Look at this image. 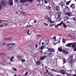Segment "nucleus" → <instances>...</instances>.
<instances>
[{
	"label": "nucleus",
	"mask_w": 76,
	"mask_h": 76,
	"mask_svg": "<svg viewBox=\"0 0 76 76\" xmlns=\"http://www.w3.org/2000/svg\"><path fill=\"white\" fill-rule=\"evenodd\" d=\"M45 18L46 19H48V20H49L50 23H51V25L49 26V27H50V26H51L52 27L53 26H54L55 25V23L54 22V21H53L52 20H51V19H50V18H48L47 16H46Z\"/></svg>",
	"instance_id": "f257e3e1"
},
{
	"label": "nucleus",
	"mask_w": 76,
	"mask_h": 76,
	"mask_svg": "<svg viewBox=\"0 0 76 76\" xmlns=\"http://www.w3.org/2000/svg\"><path fill=\"white\" fill-rule=\"evenodd\" d=\"M67 25V26H68V27H69V28H72V27H73V26H74V23L72 22V24H70V23L69 21H67L65 23Z\"/></svg>",
	"instance_id": "f03ea898"
},
{
	"label": "nucleus",
	"mask_w": 76,
	"mask_h": 76,
	"mask_svg": "<svg viewBox=\"0 0 76 76\" xmlns=\"http://www.w3.org/2000/svg\"><path fill=\"white\" fill-rule=\"evenodd\" d=\"M64 12L65 13V15L67 14L68 12L70 11V8L68 7H66L64 10Z\"/></svg>",
	"instance_id": "7ed1b4c3"
},
{
	"label": "nucleus",
	"mask_w": 76,
	"mask_h": 76,
	"mask_svg": "<svg viewBox=\"0 0 76 76\" xmlns=\"http://www.w3.org/2000/svg\"><path fill=\"white\" fill-rule=\"evenodd\" d=\"M61 13H62V12L61 11L58 12L57 14H55L54 15L55 18H57V17H58L59 18H61Z\"/></svg>",
	"instance_id": "20e7f679"
},
{
	"label": "nucleus",
	"mask_w": 76,
	"mask_h": 76,
	"mask_svg": "<svg viewBox=\"0 0 76 76\" xmlns=\"http://www.w3.org/2000/svg\"><path fill=\"white\" fill-rule=\"evenodd\" d=\"M28 1H29L30 2H32L33 0H20V3H22L23 4H25Z\"/></svg>",
	"instance_id": "39448f33"
},
{
	"label": "nucleus",
	"mask_w": 76,
	"mask_h": 76,
	"mask_svg": "<svg viewBox=\"0 0 76 76\" xmlns=\"http://www.w3.org/2000/svg\"><path fill=\"white\" fill-rule=\"evenodd\" d=\"M69 63L72 64V63H73V56H69Z\"/></svg>",
	"instance_id": "423d86ee"
},
{
	"label": "nucleus",
	"mask_w": 76,
	"mask_h": 76,
	"mask_svg": "<svg viewBox=\"0 0 76 76\" xmlns=\"http://www.w3.org/2000/svg\"><path fill=\"white\" fill-rule=\"evenodd\" d=\"M5 3L6 2H5L4 1H1V4H0V9H2L3 6H4V5H5Z\"/></svg>",
	"instance_id": "0eeeda50"
},
{
	"label": "nucleus",
	"mask_w": 76,
	"mask_h": 76,
	"mask_svg": "<svg viewBox=\"0 0 76 76\" xmlns=\"http://www.w3.org/2000/svg\"><path fill=\"white\" fill-rule=\"evenodd\" d=\"M17 58L18 61H21L22 60V57L21 56L18 55L17 56Z\"/></svg>",
	"instance_id": "6e6552de"
},
{
	"label": "nucleus",
	"mask_w": 76,
	"mask_h": 76,
	"mask_svg": "<svg viewBox=\"0 0 76 76\" xmlns=\"http://www.w3.org/2000/svg\"><path fill=\"white\" fill-rule=\"evenodd\" d=\"M8 4L10 6H12L13 4V0H9L8 1Z\"/></svg>",
	"instance_id": "1a4fd4ad"
},
{
	"label": "nucleus",
	"mask_w": 76,
	"mask_h": 76,
	"mask_svg": "<svg viewBox=\"0 0 76 76\" xmlns=\"http://www.w3.org/2000/svg\"><path fill=\"white\" fill-rule=\"evenodd\" d=\"M48 55L49 57H53V53L52 52H50V51H49V53L48 54Z\"/></svg>",
	"instance_id": "9d476101"
},
{
	"label": "nucleus",
	"mask_w": 76,
	"mask_h": 76,
	"mask_svg": "<svg viewBox=\"0 0 76 76\" xmlns=\"http://www.w3.org/2000/svg\"><path fill=\"white\" fill-rule=\"evenodd\" d=\"M48 50L49 51H50L51 53H53V52H54L55 51V50L52 48H48Z\"/></svg>",
	"instance_id": "9b49d317"
},
{
	"label": "nucleus",
	"mask_w": 76,
	"mask_h": 76,
	"mask_svg": "<svg viewBox=\"0 0 76 76\" xmlns=\"http://www.w3.org/2000/svg\"><path fill=\"white\" fill-rule=\"evenodd\" d=\"M66 15H68L69 16H72V13L71 12H69L67 14H65Z\"/></svg>",
	"instance_id": "f8f14e48"
},
{
	"label": "nucleus",
	"mask_w": 76,
	"mask_h": 76,
	"mask_svg": "<svg viewBox=\"0 0 76 76\" xmlns=\"http://www.w3.org/2000/svg\"><path fill=\"white\" fill-rule=\"evenodd\" d=\"M4 39L6 41H12L13 40V38L11 37L7 38H5Z\"/></svg>",
	"instance_id": "ddd939ff"
},
{
	"label": "nucleus",
	"mask_w": 76,
	"mask_h": 76,
	"mask_svg": "<svg viewBox=\"0 0 76 76\" xmlns=\"http://www.w3.org/2000/svg\"><path fill=\"white\" fill-rule=\"evenodd\" d=\"M70 7L71 8H72V9H74L75 8V4H72L70 5Z\"/></svg>",
	"instance_id": "4468645a"
},
{
	"label": "nucleus",
	"mask_w": 76,
	"mask_h": 76,
	"mask_svg": "<svg viewBox=\"0 0 76 76\" xmlns=\"http://www.w3.org/2000/svg\"><path fill=\"white\" fill-rule=\"evenodd\" d=\"M61 73H62L63 75H65V74H66V71L63 70V69H61Z\"/></svg>",
	"instance_id": "2eb2a0df"
},
{
	"label": "nucleus",
	"mask_w": 76,
	"mask_h": 76,
	"mask_svg": "<svg viewBox=\"0 0 76 76\" xmlns=\"http://www.w3.org/2000/svg\"><path fill=\"white\" fill-rule=\"evenodd\" d=\"M46 9H47V10H50L51 9V7L49 6H46Z\"/></svg>",
	"instance_id": "dca6fc26"
},
{
	"label": "nucleus",
	"mask_w": 76,
	"mask_h": 76,
	"mask_svg": "<svg viewBox=\"0 0 76 76\" xmlns=\"http://www.w3.org/2000/svg\"><path fill=\"white\" fill-rule=\"evenodd\" d=\"M68 19H69V17H67L66 16L64 17V21H66V20H67Z\"/></svg>",
	"instance_id": "f3484780"
},
{
	"label": "nucleus",
	"mask_w": 76,
	"mask_h": 76,
	"mask_svg": "<svg viewBox=\"0 0 76 76\" xmlns=\"http://www.w3.org/2000/svg\"><path fill=\"white\" fill-rule=\"evenodd\" d=\"M61 17H58L57 18H55L56 19H57L56 20V22H59V21H60L61 20V19L60 18Z\"/></svg>",
	"instance_id": "a211bd4d"
},
{
	"label": "nucleus",
	"mask_w": 76,
	"mask_h": 76,
	"mask_svg": "<svg viewBox=\"0 0 76 76\" xmlns=\"http://www.w3.org/2000/svg\"><path fill=\"white\" fill-rule=\"evenodd\" d=\"M56 10H57V11H60V7L58 6H57L56 7Z\"/></svg>",
	"instance_id": "6ab92c4d"
},
{
	"label": "nucleus",
	"mask_w": 76,
	"mask_h": 76,
	"mask_svg": "<svg viewBox=\"0 0 76 76\" xmlns=\"http://www.w3.org/2000/svg\"><path fill=\"white\" fill-rule=\"evenodd\" d=\"M72 43V48H74V47H75V46L76 45V42L75 43Z\"/></svg>",
	"instance_id": "aec40b11"
},
{
	"label": "nucleus",
	"mask_w": 76,
	"mask_h": 76,
	"mask_svg": "<svg viewBox=\"0 0 76 76\" xmlns=\"http://www.w3.org/2000/svg\"><path fill=\"white\" fill-rule=\"evenodd\" d=\"M64 4H65L63 3V2H61L59 3V5L61 7H63V6H64Z\"/></svg>",
	"instance_id": "412c9836"
},
{
	"label": "nucleus",
	"mask_w": 76,
	"mask_h": 76,
	"mask_svg": "<svg viewBox=\"0 0 76 76\" xmlns=\"http://www.w3.org/2000/svg\"><path fill=\"white\" fill-rule=\"evenodd\" d=\"M62 52L63 54H67L68 53V52H67V51L64 50H62Z\"/></svg>",
	"instance_id": "4be33fe9"
},
{
	"label": "nucleus",
	"mask_w": 76,
	"mask_h": 76,
	"mask_svg": "<svg viewBox=\"0 0 76 76\" xmlns=\"http://www.w3.org/2000/svg\"><path fill=\"white\" fill-rule=\"evenodd\" d=\"M15 43H9L6 44L7 46H9V45H15Z\"/></svg>",
	"instance_id": "5701e85b"
},
{
	"label": "nucleus",
	"mask_w": 76,
	"mask_h": 76,
	"mask_svg": "<svg viewBox=\"0 0 76 76\" xmlns=\"http://www.w3.org/2000/svg\"><path fill=\"white\" fill-rule=\"evenodd\" d=\"M72 43H68L67 44L65 45V47H70V46L72 45Z\"/></svg>",
	"instance_id": "b1692460"
},
{
	"label": "nucleus",
	"mask_w": 76,
	"mask_h": 76,
	"mask_svg": "<svg viewBox=\"0 0 76 76\" xmlns=\"http://www.w3.org/2000/svg\"><path fill=\"white\" fill-rule=\"evenodd\" d=\"M53 63L55 66H57V60H55Z\"/></svg>",
	"instance_id": "393cba45"
},
{
	"label": "nucleus",
	"mask_w": 76,
	"mask_h": 76,
	"mask_svg": "<svg viewBox=\"0 0 76 76\" xmlns=\"http://www.w3.org/2000/svg\"><path fill=\"white\" fill-rule=\"evenodd\" d=\"M58 51H59V52H61V51H63V50L62 49V48H61L60 47L58 48Z\"/></svg>",
	"instance_id": "a878e982"
},
{
	"label": "nucleus",
	"mask_w": 76,
	"mask_h": 76,
	"mask_svg": "<svg viewBox=\"0 0 76 76\" xmlns=\"http://www.w3.org/2000/svg\"><path fill=\"white\" fill-rule=\"evenodd\" d=\"M0 55H1V57H3V56H5V53H4V52L1 53H0Z\"/></svg>",
	"instance_id": "bb28decb"
},
{
	"label": "nucleus",
	"mask_w": 76,
	"mask_h": 76,
	"mask_svg": "<svg viewBox=\"0 0 76 76\" xmlns=\"http://www.w3.org/2000/svg\"><path fill=\"white\" fill-rule=\"evenodd\" d=\"M41 35H39L37 36H36V39H39L40 38H41Z\"/></svg>",
	"instance_id": "cd10ccee"
},
{
	"label": "nucleus",
	"mask_w": 76,
	"mask_h": 76,
	"mask_svg": "<svg viewBox=\"0 0 76 76\" xmlns=\"http://www.w3.org/2000/svg\"><path fill=\"white\" fill-rule=\"evenodd\" d=\"M45 48V46H41L40 49L41 50H42L44 48Z\"/></svg>",
	"instance_id": "c85d7f7f"
},
{
	"label": "nucleus",
	"mask_w": 76,
	"mask_h": 76,
	"mask_svg": "<svg viewBox=\"0 0 76 76\" xmlns=\"http://www.w3.org/2000/svg\"><path fill=\"white\" fill-rule=\"evenodd\" d=\"M66 59L64 58H63V64L66 63Z\"/></svg>",
	"instance_id": "c756f323"
},
{
	"label": "nucleus",
	"mask_w": 76,
	"mask_h": 76,
	"mask_svg": "<svg viewBox=\"0 0 76 76\" xmlns=\"http://www.w3.org/2000/svg\"><path fill=\"white\" fill-rule=\"evenodd\" d=\"M46 57V56H42L40 58V60H43V59H44V58H45V57Z\"/></svg>",
	"instance_id": "7c9ffc66"
},
{
	"label": "nucleus",
	"mask_w": 76,
	"mask_h": 76,
	"mask_svg": "<svg viewBox=\"0 0 76 76\" xmlns=\"http://www.w3.org/2000/svg\"><path fill=\"white\" fill-rule=\"evenodd\" d=\"M37 63L38 65H39L41 64V62L39 61H37Z\"/></svg>",
	"instance_id": "2f4dec72"
},
{
	"label": "nucleus",
	"mask_w": 76,
	"mask_h": 76,
	"mask_svg": "<svg viewBox=\"0 0 76 76\" xmlns=\"http://www.w3.org/2000/svg\"><path fill=\"white\" fill-rule=\"evenodd\" d=\"M73 35H74V34H72V33H69L68 34V35L69 36H70L71 37H73Z\"/></svg>",
	"instance_id": "473e14b6"
},
{
	"label": "nucleus",
	"mask_w": 76,
	"mask_h": 76,
	"mask_svg": "<svg viewBox=\"0 0 76 76\" xmlns=\"http://www.w3.org/2000/svg\"><path fill=\"white\" fill-rule=\"evenodd\" d=\"M52 39H54L55 41H56V36H55L54 37H53L52 38Z\"/></svg>",
	"instance_id": "72a5a7b5"
},
{
	"label": "nucleus",
	"mask_w": 76,
	"mask_h": 76,
	"mask_svg": "<svg viewBox=\"0 0 76 76\" xmlns=\"http://www.w3.org/2000/svg\"><path fill=\"white\" fill-rule=\"evenodd\" d=\"M13 48V47L10 46V47H9L8 48V50H11V48Z\"/></svg>",
	"instance_id": "f704fd0d"
},
{
	"label": "nucleus",
	"mask_w": 76,
	"mask_h": 76,
	"mask_svg": "<svg viewBox=\"0 0 76 76\" xmlns=\"http://www.w3.org/2000/svg\"><path fill=\"white\" fill-rule=\"evenodd\" d=\"M63 25L64 26V28H66L67 27V25H66L64 23H63Z\"/></svg>",
	"instance_id": "c9c22d12"
},
{
	"label": "nucleus",
	"mask_w": 76,
	"mask_h": 76,
	"mask_svg": "<svg viewBox=\"0 0 76 76\" xmlns=\"http://www.w3.org/2000/svg\"><path fill=\"white\" fill-rule=\"evenodd\" d=\"M6 22H12V20L10 19H9L7 20Z\"/></svg>",
	"instance_id": "e433bc0d"
},
{
	"label": "nucleus",
	"mask_w": 76,
	"mask_h": 76,
	"mask_svg": "<svg viewBox=\"0 0 76 76\" xmlns=\"http://www.w3.org/2000/svg\"><path fill=\"white\" fill-rule=\"evenodd\" d=\"M20 13L21 14H22V15H24L25 12L23 11H20Z\"/></svg>",
	"instance_id": "4c0bfd02"
},
{
	"label": "nucleus",
	"mask_w": 76,
	"mask_h": 76,
	"mask_svg": "<svg viewBox=\"0 0 76 76\" xmlns=\"http://www.w3.org/2000/svg\"><path fill=\"white\" fill-rule=\"evenodd\" d=\"M62 23H63V22L61 21V22L59 24H57V25L58 26H61V24H62Z\"/></svg>",
	"instance_id": "58836bf2"
},
{
	"label": "nucleus",
	"mask_w": 76,
	"mask_h": 76,
	"mask_svg": "<svg viewBox=\"0 0 76 76\" xmlns=\"http://www.w3.org/2000/svg\"><path fill=\"white\" fill-rule=\"evenodd\" d=\"M65 39H62V42H63V43H64V44H65Z\"/></svg>",
	"instance_id": "ea45409f"
},
{
	"label": "nucleus",
	"mask_w": 76,
	"mask_h": 76,
	"mask_svg": "<svg viewBox=\"0 0 76 76\" xmlns=\"http://www.w3.org/2000/svg\"><path fill=\"white\" fill-rule=\"evenodd\" d=\"M70 1H71V0H70L69 2H66V5H68V4H69V3H70Z\"/></svg>",
	"instance_id": "a19ab883"
},
{
	"label": "nucleus",
	"mask_w": 76,
	"mask_h": 76,
	"mask_svg": "<svg viewBox=\"0 0 76 76\" xmlns=\"http://www.w3.org/2000/svg\"><path fill=\"white\" fill-rule=\"evenodd\" d=\"M12 69H14V71H15V72H16V71H17V69H16V68L13 67Z\"/></svg>",
	"instance_id": "79ce46f5"
},
{
	"label": "nucleus",
	"mask_w": 76,
	"mask_h": 76,
	"mask_svg": "<svg viewBox=\"0 0 76 76\" xmlns=\"http://www.w3.org/2000/svg\"><path fill=\"white\" fill-rule=\"evenodd\" d=\"M50 70H51V71H53V72H57V71L53 69H50Z\"/></svg>",
	"instance_id": "37998d69"
},
{
	"label": "nucleus",
	"mask_w": 76,
	"mask_h": 76,
	"mask_svg": "<svg viewBox=\"0 0 76 76\" xmlns=\"http://www.w3.org/2000/svg\"><path fill=\"white\" fill-rule=\"evenodd\" d=\"M44 25H46V26H48V24L46 23H43Z\"/></svg>",
	"instance_id": "c03bdc74"
},
{
	"label": "nucleus",
	"mask_w": 76,
	"mask_h": 76,
	"mask_svg": "<svg viewBox=\"0 0 76 76\" xmlns=\"http://www.w3.org/2000/svg\"><path fill=\"white\" fill-rule=\"evenodd\" d=\"M49 75H50V76H53L54 75H52V74H51V72H50L49 73Z\"/></svg>",
	"instance_id": "a18cd8bd"
},
{
	"label": "nucleus",
	"mask_w": 76,
	"mask_h": 76,
	"mask_svg": "<svg viewBox=\"0 0 76 76\" xmlns=\"http://www.w3.org/2000/svg\"><path fill=\"white\" fill-rule=\"evenodd\" d=\"M44 2L45 3H46V4H47V3H48V1L46 0H45L44 1Z\"/></svg>",
	"instance_id": "49530a36"
},
{
	"label": "nucleus",
	"mask_w": 76,
	"mask_h": 76,
	"mask_svg": "<svg viewBox=\"0 0 76 76\" xmlns=\"http://www.w3.org/2000/svg\"><path fill=\"white\" fill-rule=\"evenodd\" d=\"M55 28H56V29H57V28H58V26L57 25H55Z\"/></svg>",
	"instance_id": "de8ad7c7"
},
{
	"label": "nucleus",
	"mask_w": 76,
	"mask_h": 76,
	"mask_svg": "<svg viewBox=\"0 0 76 76\" xmlns=\"http://www.w3.org/2000/svg\"><path fill=\"white\" fill-rule=\"evenodd\" d=\"M28 45L29 47H32V44H31V43L28 44Z\"/></svg>",
	"instance_id": "09e8293b"
},
{
	"label": "nucleus",
	"mask_w": 76,
	"mask_h": 76,
	"mask_svg": "<svg viewBox=\"0 0 76 76\" xmlns=\"http://www.w3.org/2000/svg\"><path fill=\"white\" fill-rule=\"evenodd\" d=\"M3 21L4 22L5 21V20H0V23H1V22H3Z\"/></svg>",
	"instance_id": "8fccbe9b"
},
{
	"label": "nucleus",
	"mask_w": 76,
	"mask_h": 76,
	"mask_svg": "<svg viewBox=\"0 0 76 76\" xmlns=\"http://www.w3.org/2000/svg\"><path fill=\"white\" fill-rule=\"evenodd\" d=\"M73 20H74V21H76V19H75V18H72Z\"/></svg>",
	"instance_id": "3c124183"
},
{
	"label": "nucleus",
	"mask_w": 76,
	"mask_h": 76,
	"mask_svg": "<svg viewBox=\"0 0 76 76\" xmlns=\"http://www.w3.org/2000/svg\"><path fill=\"white\" fill-rule=\"evenodd\" d=\"M25 59H23L22 60H21V62H22V63L25 62Z\"/></svg>",
	"instance_id": "603ef678"
},
{
	"label": "nucleus",
	"mask_w": 76,
	"mask_h": 76,
	"mask_svg": "<svg viewBox=\"0 0 76 76\" xmlns=\"http://www.w3.org/2000/svg\"><path fill=\"white\" fill-rule=\"evenodd\" d=\"M38 45L37 44H36L35 45V47L36 48H37V47H38Z\"/></svg>",
	"instance_id": "864d4df0"
},
{
	"label": "nucleus",
	"mask_w": 76,
	"mask_h": 76,
	"mask_svg": "<svg viewBox=\"0 0 76 76\" xmlns=\"http://www.w3.org/2000/svg\"><path fill=\"white\" fill-rule=\"evenodd\" d=\"M10 61H11L12 62H13V61H14L13 60L12 58H10Z\"/></svg>",
	"instance_id": "5fc2aeb1"
},
{
	"label": "nucleus",
	"mask_w": 76,
	"mask_h": 76,
	"mask_svg": "<svg viewBox=\"0 0 76 76\" xmlns=\"http://www.w3.org/2000/svg\"><path fill=\"white\" fill-rule=\"evenodd\" d=\"M3 26H4V25L3 24H2L0 25V27H1H1H3Z\"/></svg>",
	"instance_id": "6e6d98bb"
},
{
	"label": "nucleus",
	"mask_w": 76,
	"mask_h": 76,
	"mask_svg": "<svg viewBox=\"0 0 76 76\" xmlns=\"http://www.w3.org/2000/svg\"><path fill=\"white\" fill-rule=\"evenodd\" d=\"M28 74V72H27L25 73V75H27Z\"/></svg>",
	"instance_id": "4d7b16f0"
},
{
	"label": "nucleus",
	"mask_w": 76,
	"mask_h": 76,
	"mask_svg": "<svg viewBox=\"0 0 76 76\" xmlns=\"http://www.w3.org/2000/svg\"><path fill=\"white\" fill-rule=\"evenodd\" d=\"M51 72V74H52V75H55L54 72Z\"/></svg>",
	"instance_id": "13d9d810"
},
{
	"label": "nucleus",
	"mask_w": 76,
	"mask_h": 76,
	"mask_svg": "<svg viewBox=\"0 0 76 76\" xmlns=\"http://www.w3.org/2000/svg\"><path fill=\"white\" fill-rule=\"evenodd\" d=\"M47 1H49V2H51L52 1V0H47Z\"/></svg>",
	"instance_id": "bf43d9fd"
},
{
	"label": "nucleus",
	"mask_w": 76,
	"mask_h": 76,
	"mask_svg": "<svg viewBox=\"0 0 76 76\" xmlns=\"http://www.w3.org/2000/svg\"><path fill=\"white\" fill-rule=\"evenodd\" d=\"M4 25L5 26H7V25H8V24H7V23H5Z\"/></svg>",
	"instance_id": "052dcab7"
},
{
	"label": "nucleus",
	"mask_w": 76,
	"mask_h": 76,
	"mask_svg": "<svg viewBox=\"0 0 76 76\" xmlns=\"http://www.w3.org/2000/svg\"><path fill=\"white\" fill-rule=\"evenodd\" d=\"M29 30H28L27 31V34H29Z\"/></svg>",
	"instance_id": "680f3d73"
},
{
	"label": "nucleus",
	"mask_w": 76,
	"mask_h": 76,
	"mask_svg": "<svg viewBox=\"0 0 76 76\" xmlns=\"http://www.w3.org/2000/svg\"><path fill=\"white\" fill-rule=\"evenodd\" d=\"M74 51H76V47L75 48H74Z\"/></svg>",
	"instance_id": "e2e57ef3"
},
{
	"label": "nucleus",
	"mask_w": 76,
	"mask_h": 76,
	"mask_svg": "<svg viewBox=\"0 0 76 76\" xmlns=\"http://www.w3.org/2000/svg\"><path fill=\"white\" fill-rule=\"evenodd\" d=\"M14 58H15V57L14 56H12L11 58H12V59H13Z\"/></svg>",
	"instance_id": "0e129e2a"
},
{
	"label": "nucleus",
	"mask_w": 76,
	"mask_h": 76,
	"mask_svg": "<svg viewBox=\"0 0 76 76\" xmlns=\"http://www.w3.org/2000/svg\"><path fill=\"white\" fill-rule=\"evenodd\" d=\"M57 44V42H56L55 43H53V45H56Z\"/></svg>",
	"instance_id": "69168bd1"
},
{
	"label": "nucleus",
	"mask_w": 76,
	"mask_h": 76,
	"mask_svg": "<svg viewBox=\"0 0 76 76\" xmlns=\"http://www.w3.org/2000/svg\"><path fill=\"white\" fill-rule=\"evenodd\" d=\"M34 23H37V20H34Z\"/></svg>",
	"instance_id": "338daca9"
},
{
	"label": "nucleus",
	"mask_w": 76,
	"mask_h": 76,
	"mask_svg": "<svg viewBox=\"0 0 76 76\" xmlns=\"http://www.w3.org/2000/svg\"><path fill=\"white\" fill-rule=\"evenodd\" d=\"M6 45V43H4L3 44H2L3 45Z\"/></svg>",
	"instance_id": "774afa93"
}]
</instances>
